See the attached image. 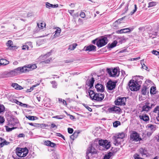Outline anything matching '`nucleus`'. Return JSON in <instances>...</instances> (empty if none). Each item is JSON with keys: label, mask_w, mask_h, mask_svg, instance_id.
<instances>
[{"label": "nucleus", "mask_w": 159, "mask_h": 159, "mask_svg": "<svg viewBox=\"0 0 159 159\" xmlns=\"http://www.w3.org/2000/svg\"><path fill=\"white\" fill-rule=\"evenodd\" d=\"M142 83L141 80H131L129 83V88L132 91H137L139 90Z\"/></svg>", "instance_id": "1"}, {"label": "nucleus", "mask_w": 159, "mask_h": 159, "mask_svg": "<svg viewBox=\"0 0 159 159\" xmlns=\"http://www.w3.org/2000/svg\"><path fill=\"white\" fill-rule=\"evenodd\" d=\"M22 68L21 67H20L10 71L5 72L3 73V75L5 77H13L21 73H23Z\"/></svg>", "instance_id": "2"}, {"label": "nucleus", "mask_w": 159, "mask_h": 159, "mask_svg": "<svg viewBox=\"0 0 159 159\" xmlns=\"http://www.w3.org/2000/svg\"><path fill=\"white\" fill-rule=\"evenodd\" d=\"M16 152L17 156L19 157H24L28 154V150L26 148H17L16 149Z\"/></svg>", "instance_id": "3"}, {"label": "nucleus", "mask_w": 159, "mask_h": 159, "mask_svg": "<svg viewBox=\"0 0 159 159\" xmlns=\"http://www.w3.org/2000/svg\"><path fill=\"white\" fill-rule=\"evenodd\" d=\"M23 73H26L32 70L36 69L37 67L36 64H28L25 65L21 67Z\"/></svg>", "instance_id": "4"}, {"label": "nucleus", "mask_w": 159, "mask_h": 159, "mask_svg": "<svg viewBox=\"0 0 159 159\" xmlns=\"http://www.w3.org/2000/svg\"><path fill=\"white\" fill-rule=\"evenodd\" d=\"M98 144L100 146L104 148L103 150H107L111 147L110 142L107 140H99L98 141Z\"/></svg>", "instance_id": "5"}, {"label": "nucleus", "mask_w": 159, "mask_h": 159, "mask_svg": "<svg viewBox=\"0 0 159 159\" xmlns=\"http://www.w3.org/2000/svg\"><path fill=\"white\" fill-rule=\"evenodd\" d=\"M107 39L106 37L99 39L96 42V44L98 47H101L106 45L107 43Z\"/></svg>", "instance_id": "6"}, {"label": "nucleus", "mask_w": 159, "mask_h": 159, "mask_svg": "<svg viewBox=\"0 0 159 159\" xmlns=\"http://www.w3.org/2000/svg\"><path fill=\"white\" fill-rule=\"evenodd\" d=\"M130 139L136 142L140 141L142 140V139L140 137L139 134L135 131H133L130 135Z\"/></svg>", "instance_id": "7"}, {"label": "nucleus", "mask_w": 159, "mask_h": 159, "mask_svg": "<svg viewBox=\"0 0 159 159\" xmlns=\"http://www.w3.org/2000/svg\"><path fill=\"white\" fill-rule=\"evenodd\" d=\"M107 71L110 76L112 77L118 76L120 73L116 68L114 69L108 68L107 69Z\"/></svg>", "instance_id": "8"}, {"label": "nucleus", "mask_w": 159, "mask_h": 159, "mask_svg": "<svg viewBox=\"0 0 159 159\" xmlns=\"http://www.w3.org/2000/svg\"><path fill=\"white\" fill-rule=\"evenodd\" d=\"M126 99L125 97H119L115 101V104L116 105H125Z\"/></svg>", "instance_id": "9"}, {"label": "nucleus", "mask_w": 159, "mask_h": 159, "mask_svg": "<svg viewBox=\"0 0 159 159\" xmlns=\"http://www.w3.org/2000/svg\"><path fill=\"white\" fill-rule=\"evenodd\" d=\"M94 97L92 98V100H95L97 101L101 102L103 100L105 96L104 93H96L94 95Z\"/></svg>", "instance_id": "10"}, {"label": "nucleus", "mask_w": 159, "mask_h": 159, "mask_svg": "<svg viewBox=\"0 0 159 159\" xmlns=\"http://www.w3.org/2000/svg\"><path fill=\"white\" fill-rule=\"evenodd\" d=\"M97 153L96 150L91 145L87 149L86 151V159H90L89 157L90 153L94 154Z\"/></svg>", "instance_id": "11"}, {"label": "nucleus", "mask_w": 159, "mask_h": 159, "mask_svg": "<svg viewBox=\"0 0 159 159\" xmlns=\"http://www.w3.org/2000/svg\"><path fill=\"white\" fill-rule=\"evenodd\" d=\"M116 82L110 80L107 83V88L108 90H111L115 88Z\"/></svg>", "instance_id": "12"}, {"label": "nucleus", "mask_w": 159, "mask_h": 159, "mask_svg": "<svg viewBox=\"0 0 159 159\" xmlns=\"http://www.w3.org/2000/svg\"><path fill=\"white\" fill-rule=\"evenodd\" d=\"M139 151L143 157H146L149 155L148 150L145 148H141L139 149Z\"/></svg>", "instance_id": "13"}, {"label": "nucleus", "mask_w": 159, "mask_h": 159, "mask_svg": "<svg viewBox=\"0 0 159 159\" xmlns=\"http://www.w3.org/2000/svg\"><path fill=\"white\" fill-rule=\"evenodd\" d=\"M96 47L95 46L90 44L87 46H85L84 47V49L86 51H88L89 52L91 51H96Z\"/></svg>", "instance_id": "14"}, {"label": "nucleus", "mask_w": 159, "mask_h": 159, "mask_svg": "<svg viewBox=\"0 0 159 159\" xmlns=\"http://www.w3.org/2000/svg\"><path fill=\"white\" fill-rule=\"evenodd\" d=\"M108 110L110 112H115V113H118L120 111V109L118 107L115 106L108 108Z\"/></svg>", "instance_id": "15"}, {"label": "nucleus", "mask_w": 159, "mask_h": 159, "mask_svg": "<svg viewBox=\"0 0 159 159\" xmlns=\"http://www.w3.org/2000/svg\"><path fill=\"white\" fill-rule=\"evenodd\" d=\"M95 87L97 91L98 92H102L104 90V86L102 85L99 83L95 85Z\"/></svg>", "instance_id": "16"}, {"label": "nucleus", "mask_w": 159, "mask_h": 159, "mask_svg": "<svg viewBox=\"0 0 159 159\" xmlns=\"http://www.w3.org/2000/svg\"><path fill=\"white\" fill-rule=\"evenodd\" d=\"M113 140L115 145L116 146H118L119 144L120 143L121 141H122L123 139H121L117 136H114L113 137Z\"/></svg>", "instance_id": "17"}, {"label": "nucleus", "mask_w": 159, "mask_h": 159, "mask_svg": "<svg viewBox=\"0 0 159 159\" xmlns=\"http://www.w3.org/2000/svg\"><path fill=\"white\" fill-rule=\"evenodd\" d=\"M94 81V79L93 77H92L90 80L87 81L86 84L89 87V89H92V88H93Z\"/></svg>", "instance_id": "18"}, {"label": "nucleus", "mask_w": 159, "mask_h": 159, "mask_svg": "<svg viewBox=\"0 0 159 159\" xmlns=\"http://www.w3.org/2000/svg\"><path fill=\"white\" fill-rule=\"evenodd\" d=\"M148 105H149V102H147L145 103V105L142 107V110L143 111H148L152 108L149 107Z\"/></svg>", "instance_id": "19"}, {"label": "nucleus", "mask_w": 159, "mask_h": 159, "mask_svg": "<svg viewBox=\"0 0 159 159\" xmlns=\"http://www.w3.org/2000/svg\"><path fill=\"white\" fill-rule=\"evenodd\" d=\"M133 28H131L130 29L129 28H126L123 29L118 31L120 34L130 32V31H132Z\"/></svg>", "instance_id": "20"}, {"label": "nucleus", "mask_w": 159, "mask_h": 159, "mask_svg": "<svg viewBox=\"0 0 159 159\" xmlns=\"http://www.w3.org/2000/svg\"><path fill=\"white\" fill-rule=\"evenodd\" d=\"M45 144L47 146H50L52 148H54L56 146V144L51 141L47 140L44 142Z\"/></svg>", "instance_id": "21"}, {"label": "nucleus", "mask_w": 159, "mask_h": 159, "mask_svg": "<svg viewBox=\"0 0 159 159\" xmlns=\"http://www.w3.org/2000/svg\"><path fill=\"white\" fill-rule=\"evenodd\" d=\"M9 142H7L5 139L2 138H0V145L1 147H2L5 145H7Z\"/></svg>", "instance_id": "22"}, {"label": "nucleus", "mask_w": 159, "mask_h": 159, "mask_svg": "<svg viewBox=\"0 0 159 159\" xmlns=\"http://www.w3.org/2000/svg\"><path fill=\"white\" fill-rule=\"evenodd\" d=\"M139 117L141 119L145 121H147L149 120V116L146 114L140 116Z\"/></svg>", "instance_id": "23"}, {"label": "nucleus", "mask_w": 159, "mask_h": 159, "mask_svg": "<svg viewBox=\"0 0 159 159\" xmlns=\"http://www.w3.org/2000/svg\"><path fill=\"white\" fill-rule=\"evenodd\" d=\"M11 86L15 89L17 90H20L23 89V88L21 86L16 83H12Z\"/></svg>", "instance_id": "24"}, {"label": "nucleus", "mask_w": 159, "mask_h": 159, "mask_svg": "<svg viewBox=\"0 0 159 159\" xmlns=\"http://www.w3.org/2000/svg\"><path fill=\"white\" fill-rule=\"evenodd\" d=\"M46 7L49 9L51 7L55 8L57 7H58V4L53 5L52 4H50L48 2H46Z\"/></svg>", "instance_id": "25"}, {"label": "nucleus", "mask_w": 159, "mask_h": 159, "mask_svg": "<svg viewBox=\"0 0 159 159\" xmlns=\"http://www.w3.org/2000/svg\"><path fill=\"white\" fill-rule=\"evenodd\" d=\"M113 152H109L105 155L103 159H109L113 155Z\"/></svg>", "instance_id": "26"}, {"label": "nucleus", "mask_w": 159, "mask_h": 159, "mask_svg": "<svg viewBox=\"0 0 159 159\" xmlns=\"http://www.w3.org/2000/svg\"><path fill=\"white\" fill-rule=\"evenodd\" d=\"M0 63L1 65H6L9 63V61L6 59H2L0 60Z\"/></svg>", "instance_id": "27"}, {"label": "nucleus", "mask_w": 159, "mask_h": 159, "mask_svg": "<svg viewBox=\"0 0 159 159\" xmlns=\"http://www.w3.org/2000/svg\"><path fill=\"white\" fill-rule=\"evenodd\" d=\"M79 132L75 131L73 134L70 136V138L73 140L76 138L79 134Z\"/></svg>", "instance_id": "28"}, {"label": "nucleus", "mask_w": 159, "mask_h": 159, "mask_svg": "<svg viewBox=\"0 0 159 159\" xmlns=\"http://www.w3.org/2000/svg\"><path fill=\"white\" fill-rule=\"evenodd\" d=\"M117 43L118 42L120 44H121L125 42L126 41V39L124 37H122L120 38L117 39Z\"/></svg>", "instance_id": "29"}, {"label": "nucleus", "mask_w": 159, "mask_h": 159, "mask_svg": "<svg viewBox=\"0 0 159 159\" xmlns=\"http://www.w3.org/2000/svg\"><path fill=\"white\" fill-rule=\"evenodd\" d=\"M61 32V29L58 28L55 31V34L54 35V37L56 38L58 37L60 34Z\"/></svg>", "instance_id": "30"}, {"label": "nucleus", "mask_w": 159, "mask_h": 159, "mask_svg": "<svg viewBox=\"0 0 159 159\" xmlns=\"http://www.w3.org/2000/svg\"><path fill=\"white\" fill-rule=\"evenodd\" d=\"M77 46V44L76 43H74L70 45L69 46L68 50H74Z\"/></svg>", "instance_id": "31"}, {"label": "nucleus", "mask_w": 159, "mask_h": 159, "mask_svg": "<svg viewBox=\"0 0 159 159\" xmlns=\"http://www.w3.org/2000/svg\"><path fill=\"white\" fill-rule=\"evenodd\" d=\"M117 43V41L115 40L111 44H108V45L110 48H112L116 46Z\"/></svg>", "instance_id": "32"}, {"label": "nucleus", "mask_w": 159, "mask_h": 159, "mask_svg": "<svg viewBox=\"0 0 159 159\" xmlns=\"http://www.w3.org/2000/svg\"><path fill=\"white\" fill-rule=\"evenodd\" d=\"M148 128H149L150 130L152 131L153 132L156 129V125H153L152 124H148Z\"/></svg>", "instance_id": "33"}, {"label": "nucleus", "mask_w": 159, "mask_h": 159, "mask_svg": "<svg viewBox=\"0 0 159 159\" xmlns=\"http://www.w3.org/2000/svg\"><path fill=\"white\" fill-rule=\"evenodd\" d=\"M157 111H158V115L156 117V119L158 121H159V106L155 107L153 111V112L155 113H156Z\"/></svg>", "instance_id": "34"}, {"label": "nucleus", "mask_w": 159, "mask_h": 159, "mask_svg": "<svg viewBox=\"0 0 159 159\" xmlns=\"http://www.w3.org/2000/svg\"><path fill=\"white\" fill-rule=\"evenodd\" d=\"M90 89H89V90L88 91V93H89V95L90 97V98L92 100V98L94 97V95H95L94 92L92 90H90Z\"/></svg>", "instance_id": "35"}, {"label": "nucleus", "mask_w": 159, "mask_h": 159, "mask_svg": "<svg viewBox=\"0 0 159 159\" xmlns=\"http://www.w3.org/2000/svg\"><path fill=\"white\" fill-rule=\"evenodd\" d=\"M156 88L154 86H152L150 90V92L151 94H154L156 93Z\"/></svg>", "instance_id": "36"}, {"label": "nucleus", "mask_w": 159, "mask_h": 159, "mask_svg": "<svg viewBox=\"0 0 159 159\" xmlns=\"http://www.w3.org/2000/svg\"><path fill=\"white\" fill-rule=\"evenodd\" d=\"M13 43L12 41H11V40H8L7 41V42L6 43V45L7 46H8L10 47H11L12 48L13 47H15V48L16 47V46H12Z\"/></svg>", "instance_id": "37"}, {"label": "nucleus", "mask_w": 159, "mask_h": 159, "mask_svg": "<svg viewBox=\"0 0 159 159\" xmlns=\"http://www.w3.org/2000/svg\"><path fill=\"white\" fill-rule=\"evenodd\" d=\"M115 136L116 137L117 136L121 139H123L125 137V134L123 132H122L118 134L117 135H115Z\"/></svg>", "instance_id": "38"}, {"label": "nucleus", "mask_w": 159, "mask_h": 159, "mask_svg": "<svg viewBox=\"0 0 159 159\" xmlns=\"http://www.w3.org/2000/svg\"><path fill=\"white\" fill-rule=\"evenodd\" d=\"M37 26L38 27V28H39L41 30L42 29L43 27L45 26V23H41L40 24L37 23Z\"/></svg>", "instance_id": "39"}, {"label": "nucleus", "mask_w": 159, "mask_h": 159, "mask_svg": "<svg viewBox=\"0 0 159 159\" xmlns=\"http://www.w3.org/2000/svg\"><path fill=\"white\" fill-rule=\"evenodd\" d=\"M147 88L145 86L143 87L142 90H141V92L142 93L143 95H146V93H147Z\"/></svg>", "instance_id": "40"}, {"label": "nucleus", "mask_w": 159, "mask_h": 159, "mask_svg": "<svg viewBox=\"0 0 159 159\" xmlns=\"http://www.w3.org/2000/svg\"><path fill=\"white\" fill-rule=\"evenodd\" d=\"M26 117L30 120H35V118H36V119H37V117L36 116L29 115L26 116Z\"/></svg>", "instance_id": "41"}, {"label": "nucleus", "mask_w": 159, "mask_h": 159, "mask_svg": "<svg viewBox=\"0 0 159 159\" xmlns=\"http://www.w3.org/2000/svg\"><path fill=\"white\" fill-rule=\"evenodd\" d=\"M142 61H141V64L142 65V68L143 69H145L147 71H149V69H148V67L144 63H143L142 62Z\"/></svg>", "instance_id": "42"}, {"label": "nucleus", "mask_w": 159, "mask_h": 159, "mask_svg": "<svg viewBox=\"0 0 159 159\" xmlns=\"http://www.w3.org/2000/svg\"><path fill=\"white\" fill-rule=\"evenodd\" d=\"M157 4L156 2H149L148 7H152L156 5Z\"/></svg>", "instance_id": "43"}, {"label": "nucleus", "mask_w": 159, "mask_h": 159, "mask_svg": "<svg viewBox=\"0 0 159 159\" xmlns=\"http://www.w3.org/2000/svg\"><path fill=\"white\" fill-rule=\"evenodd\" d=\"M39 84H37L33 85L32 87L30 88V89H28L27 90V92H30L31 91H32L34 89V88L36 87Z\"/></svg>", "instance_id": "44"}, {"label": "nucleus", "mask_w": 159, "mask_h": 159, "mask_svg": "<svg viewBox=\"0 0 159 159\" xmlns=\"http://www.w3.org/2000/svg\"><path fill=\"white\" fill-rule=\"evenodd\" d=\"M120 122L119 121H116L113 123V126L115 127H117L118 125H120Z\"/></svg>", "instance_id": "45"}, {"label": "nucleus", "mask_w": 159, "mask_h": 159, "mask_svg": "<svg viewBox=\"0 0 159 159\" xmlns=\"http://www.w3.org/2000/svg\"><path fill=\"white\" fill-rule=\"evenodd\" d=\"M64 117V116L63 115H60V116H53L52 117L55 118H56L58 119H62Z\"/></svg>", "instance_id": "46"}, {"label": "nucleus", "mask_w": 159, "mask_h": 159, "mask_svg": "<svg viewBox=\"0 0 159 159\" xmlns=\"http://www.w3.org/2000/svg\"><path fill=\"white\" fill-rule=\"evenodd\" d=\"M149 105H148L149 106V107H151V108H152L154 107L156 105L154 102H149Z\"/></svg>", "instance_id": "47"}, {"label": "nucleus", "mask_w": 159, "mask_h": 159, "mask_svg": "<svg viewBox=\"0 0 159 159\" xmlns=\"http://www.w3.org/2000/svg\"><path fill=\"white\" fill-rule=\"evenodd\" d=\"M58 101L59 102H62L63 104L64 105H67L66 102L64 100L62 99L61 98H59Z\"/></svg>", "instance_id": "48"}, {"label": "nucleus", "mask_w": 159, "mask_h": 159, "mask_svg": "<svg viewBox=\"0 0 159 159\" xmlns=\"http://www.w3.org/2000/svg\"><path fill=\"white\" fill-rule=\"evenodd\" d=\"M4 110V106L3 105L0 104V113L3 112Z\"/></svg>", "instance_id": "49"}, {"label": "nucleus", "mask_w": 159, "mask_h": 159, "mask_svg": "<svg viewBox=\"0 0 159 159\" xmlns=\"http://www.w3.org/2000/svg\"><path fill=\"white\" fill-rule=\"evenodd\" d=\"M6 130L8 132L11 131H12L13 129H14L16 128V127H12L11 128H10L7 126H6Z\"/></svg>", "instance_id": "50"}, {"label": "nucleus", "mask_w": 159, "mask_h": 159, "mask_svg": "<svg viewBox=\"0 0 159 159\" xmlns=\"http://www.w3.org/2000/svg\"><path fill=\"white\" fill-rule=\"evenodd\" d=\"M83 105L90 111H92V109L90 107L88 106L87 105L85 104H83Z\"/></svg>", "instance_id": "51"}, {"label": "nucleus", "mask_w": 159, "mask_h": 159, "mask_svg": "<svg viewBox=\"0 0 159 159\" xmlns=\"http://www.w3.org/2000/svg\"><path fill=\"white\" fill-rule=\"evenodd\" d=\"M134 159H143L142 158L139 157V155L137 154H136L134 155Z\"/></svg>", "instance_id": "52"}, {"label": "nucleus", "mask_w": 159, "mask_h": 159, "mask_svg": "<svg viewBox=\"0 0 159 159\" xmlns=\"http://www.w3.org/2000/svg\"><path fill=\"white\" fill-rule=\"evenodd\" d=\"M5 121L4 118L2 116H0V124L3 123Z\"/></svg>", "instance_id": "53"}, {"label": "nucleus", "mask_w": 159, "mask_h": 159, "mask_svg": "<svg viewBox=\"0 0 159 159\" xmlns=\"http://www.w3.org/2000/svg\"><path fill=\"white\" fill-rule=\"evenodd\" d=\"M152 53L156 55H159V52L156 50H153L152 52Z\"/></svg>", "instance_id": "54"}, {"label": "nucleus", "mask_w": 159, "mask_h": 159, "mask_svg": "<svg viewBox=\"0 0 159 159\" xmlns=\"http://www.w3.org/2000/svg\"><path fill=\"white\" fill-rule=\"evenodd\" d=\"M29 47L27 45H23V46L22 49L23 50H28L29 49Z\"/></svg>", "instance_id": "55"}, {"label": "nucleus", "mask_w": 159, "mask_h": 159, "mask_svg": "<svg viewBox=\"0 0 159 159\" xmlns=\"http://www.w3.org/2000/svg\"><path fill=\"white\" fill-rule=\"evenodd\" d=\"M52 84V86L53 88H56L57 86V83L55 81H52L51 82Z\"/></svg>", "instance_id": "56"}, {"label": "nucleus", "mask_w": 159, "mask_h": 159, "mask_svg": "<svg viewBox=\"0 0 159 159\" xmlns=\"http://www.w3.org/2000/svg\"><path fill=\"white\" fill-rule=\"evenodd\" d=\"M68 132L69 134H72L73 132V129L69 128H68Z\"/></svg>", "instance_id": "57"}, {"label": "nucleus", "mask_w": 159, "mask_h": 159, "mask_svg": "<svg viewBox=\"0 0 159 159\" xmlns=\"http://www.w3.org/2000/svg\"><path fill=\"white\" fill-rule=\"evenodd\" d=\"M41 29L37 26L35 29L34 30V32L35 33H37L39 32Z\"/></svg>", "instance_id": "58"}, {"label": "nucleus", "mask_w": 159, "mask_h": 159, "mask_svg": "<svg viewBox=\"0 0 159 159\" xmlns=\"http://www.w3.org/2000/svg\"><path fill=\"white\" fill-rule=\"evenodd\" d=\"M123 19V18H122L120 19H118L116 21L115 23L116 24L117 23H120L121 21H122Z\"/></svg>", "instance_id": "59"}, {"label": "nucleus", "mask_w": 159, "mask_h": 159, "mask_svg": "<svg viewBox=\"0 0 159 159\" xmlns=\"http://www.w3.org/2000/svg\"><path fill=\"white\" fill-rule=\"evenodd\" d=\"M50 61V60L49 59H47L46 60H44L43 61H42L41 63H43H43H48Z\"/></svg>", "instance_id": "60"}, {"label": "nucleus", "mask_w": 159, "mask_h": 159, "mask_svg": "<svg viewBox=\"0 0 159 159\" xmlns=\"http://www.w3.org/2000/svg\"><path fill=\"white\" fill-rule=\"evenodd\" d=\"M85 14L84 12H81L80 14V16L82 18H84L85 16Z\"/></svg>", "instance_id": "61"}, {"label": "nucleus", "mask_w": 159, "mask_h": 159, "mask_svg": "<svg viewBox=\"0 0 159 159\" xmlns=\"http://www.w3.org/2000/svg\"><path fill=\"white\" fill-rule=\"evenodd\" d=\"M43 124H36L34 123V126L35 127H41V125H43Z\"/></svg>", "instance_id": "62"}, {"label": "nucleus", "mask_w": 159, "mask_h": 159, "mask_svg": "<svg viewBox=\"0 0 159 159\" xmlns=\"http://www.w3.org/2000/svg\"><path fill=\"white\" fill-rule=\"evenodd\" d=\"M128 6H129L128 4H127L126 5L125 7V9H124V10L125 11V12H126L127 11H128Z\"/></svg>", "instance_id": "63"}, {"label": "nucleus", "mask_w": 159, "mask_h": 159, "mask_svg": "<svg viewBox=\"0 0 159 159\" xmlns=\"http://www.w3.org/2000/svg\"><path fill=\"white\" fill-rule=\"evenodd\" d=\"M41 97L40 96H39V95H37V97H36V98L37 99V100H38V102H40V99H41Z\"/></svg>", "instance_id": "64"}]
</instances>
